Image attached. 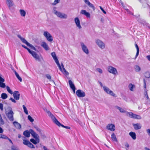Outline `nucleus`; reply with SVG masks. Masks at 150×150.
I'll use <instances>...</instances> for the list:
<instances>
[{
  "mask_svg": "<svg viewBox=\"0 0 150 150\" xmlns=\"http://www.w3.org/2000/svg\"><path fill=\"white\" fill-rule=\"evenodd\" d=\"M99 83L100 84V85L101 86H103V84L101 82H99Z\"/></svg>",
  "mask_w": 150,
  "mask_h": 150,
  "instance_id": "774afa93",
  "label": "nucleus"
},
{
  "mask_svg": "<svg viewBox=\"0 0 150 150\" xmlns=\"http://www.w3.org/2000/svg\"><path fill=\"white\" fill-rule=\"evenodd\" d=\"M0 109H1V110H3V104L1 103H0Z\"/></svg>",
  "mask_w": 150,
  "mask_h": 150,
  "instance_id": "09e8293b",
  "label": "nucleus"
},
{
  "mask_svg": "<svg viewBox=\"0 0 150 150\" xmlns=\"http://www.w3.org/2000/svg\"><path fill=\"white\" fill-rule=\"evenodd\" d=\"M23 143L24 144L28 146L29 147L31 148H35L34 146L27 140L23 139Z\"/></svg>",
  "mask_w": 150,
  "mask_h": 150,
  "instance_id": "1a4fd4ad",
  "label": "nucleus"
},
{
  "mask_svg": "<svg viewBox=\"0 0 150 150\" xmlns=\"http://www.w3.org/2000/svg\"><path fill=\"white\" fill-rule=\"evenodd\" d=\"M117 109L119 110L120 112H121L124 113L126 112L125 110L124 109H122V108H120V107H118Z\"/></svg>",
  "mask_w": 150,
  "mask_h": 150,
  "instance_id": "4c0bfd02",
  "label": "nucleus"
},
{
  "mask_svg": "<svg viewBox=\"0 0 150 150\" xmlns=\"http://www.w3.org/2000/svg\"><path fill=\"white\" fill-rule=\"evenodd\" d=\"M74 21L77 27L79 29L81 28V27L80 25V21L79 18L77 17H76L74 19Z\"/></svg>",
  "mask_w": 150,
  "mask_h": 150,
  "instance_id": "6ab92c4d",
  "label": "nucleus"
},
{
  "mask_svg": "<svg viewBox=\"0 0 150 150\" xmlns=\"http://www.w3.org/2000/svg\"><path fill=\"white\" fill-rule=\"evenodd\" d=\"M20 12L21 16H25V15L26 13L25 11L23 9H21L20 10Z\"/></svg>",
  "mask_w": 150,
  "mask_h": 150,
  "instance_id": "7c9ffc66",
  "label": "nucleus"
},
{
  "mask_svg": "<svg viewBox=\"0 0 150 150\" xmlns=\"http://www.w3.org/2000/svg\"><path fill=\"white\" fill-rule=\"evenodd\" d=\"M60 0H54L53 3H52V5L54 6L58 3Z\"/></svg>",
  "mask_w": 150,
  "mask_h": 150,
  "instance_id": "a19ab883",
  "label": "nucleus"
},
{
  "mask_svg": "<svg viewBox=\"0 0 150 150\" xmlns=\"http://www.w3.org/2000/svg\"><path fill=\"white\" fill-rule=\"evenodd\" d=\"M22 46L25 49H26L28 51V52H30V50L25 45H22Z\"/></svg>",
  "mask_w": 150,
  "mask_h": 150,
  "instance_id": "37998d69",
  "label": "nucleus"
},
{
  "mask_svg": "<svg viewBox=\"0 0 150 150\" xmlns=\"http://www.w3.org/2000/svg\"><path fill=\"white\" fill-rule=\"evenodd\" d=\"M145 95L146 96V97L147 98V99H148L149 98V97H148V94L147 93V91H146L145 93Z\"/></svg>",
  "mask_w": 150,
  "mask_h": 150,
  "instance_id": "8fccbe9b",
  "label": "nucleus"
},
{
  "mask_svg": "<svg viewBox=\"0 0 150 150\" xmlns=\"http://www.w3.org/2000/svg\"><path fill=\"white\" fill-rule=\"evenodd\" d=\"M31 134L32 136L35 139L38 138V135L33 130L30 129V131L26 130L23 133V135L27 137H29L30 136V134Z\"/></svg>",
  "mask_w": 150,
  "mask_h": 150,
  "instance_id": "7ed1b4c3",
  "label": "nucleus"
},
{
  "mask_svg": "<svg viewBox=\"0 0 150 150\" xmlns=\"http://www.w3.org/2000/svg\"><path fill=\"white\" fill-rule=\"evenodd\" d=\"M146 57L148 60L150 61V55L147 56Z\"/></svg>",
  "mask_w": 150,
  "mask_h": 150,
  "instance_id": "13d9d810",
  "label": "nucleus"
},
{
  "mask_svg": "<svg viewBox=\"0 0 150 150\" xmlns=\"http://www.w3.org/2000/svg\"><path fill=\"white\" fill-rule=\"evenodd\" d=\"M44 35L46 38L47 39L49 42H52L53 40L52 36L47 32L45 31L44 32Z\"/></svg>",
  "mask_w": 150,
  "mask_h": 150,
  "instance_id": "0eeeda50",
  "label": "nucleus"
},
{
  "mask_svg": "<svg viewBox=\"0 0 150 150\" xmlns=\"http://www.w3.org/2000/svg\"><path fill=\"white\" fill-rule=\"evenodd\" d=\"M28 119L31 122H33L34 121V120L32 117L30 115L28 116Z\"/></svg>",
  "mask_w": 150,
  "mask_h": 150,
  "instance_id": "79ce46f5",
  "label": "nucleus"
},
{
  "mask_svg": "<svg viewBox=\"0 0 150 150\" xmlns=\"http://www.w3.org/2000/svg\"><path fill=\"white\" fill-rule=\"evenodd\" d=\"M30 141L31 142L33 143L34 144H36L37 143L39 142H37L36 140L33 139H30Z\"/></svg>",
  "mask_w": 150,
  "mask_h": 150,
  "instance_id": "e433bc0d",
  "label": "nucleus"
},
{
  "mask_svg": "<svg viewBox=\"0 0 150 150\" xmlns=\"http://www.w3.org/2000/svg\"><path fill=\"white\" fill-rule=\"evenodd\" d=\"M111 138L113 141L117 142V139L116 135L114 133H113L111 135Z\"/></svg>",
  "mask_w": 150,
  "mask_h": 150,
  "instance_id": "bb28decb",
  "label": "nucleus"
},
{
  "mask_svg": "<svg viewBox=\"0 0 150 150\" xmlns=\"http://www.w3.org/2000/svg\"><path fill=\"white\" fill-rule=\"evenodd\" d=\"M7 97V96L6 93H3L1 94V98L3 99H5Z\"/></svg>",
  "mask_w": 150,
  "mask_h": 150,
  "instance_id": "72a5a7b5",
  "label": "nucleus"
},
{
  "mask_svg": "<svg viewBox=\"0 0 150 150\" xmlns=\"http://www.w3.org/2000/svg\"><path fill=\"white\" fill-rule=\"evenodd\" d=\"M135 45L136 48L137 49V50H139V47H138V45H137L136 43H135Z\"/></svg>",
  "mask_w": 150,
  "mask_h": 150,
  "instance_id": "5fc2aeb1",
  "label": "nucleus"
},
{
  "mask_svg": "<svg viewBox=\"0 0 150 150\" xmlns=\"http://www.w3.org/2000/svg\"><path fill=\"white\" fill-rule=\"evenodd\" d=\"M5 81L4 79L2 78L1 76H0V82H4Z\"/></svg>",
  "mask_w": 150,
  "mask_h": 150,
  "instance_id": "6e6d98bb",
  "label": "nucleus"
},
{
  "mask_svg": "<svg viewBox=\"0 0 150 150\" xmlns=\"http://www.w3.org/2000/svg\"><path fill=\"white\" fill-rule=\"evenodd\" d=\"M51 55L53 57V59L55 61L56 63L57 64L59 67V70L62 72H64L65 74L67 75H69V73L64 68L63 64L62 63L61 64V66L59 63L58 59L56 56V54L55 52H53L51 53Z\"/></svg>",
  "mask_w": 150,
  "mask_h": 150,
  "instance_id": "f257e3e1",
  "label": "nucleus"
},
{
  "mask_svg": "<svg viewBox=\"0 0 150 150\" xmlns=\"http://www.w3.org/2000/svg\"><path fill=\"white\" fill-rule=\"evenodd\" d=\"M10 100H11L12 102L14 103H16V102L15 99L12 98H11L10 99Z\"/></svg>",
  "mask_w": 150,
  "mask_h": 150,
  "instance_id": "603ef678",
  "label": "nucleus"
},
{
  "mask_svg": "<svg viewBox=\"0 0 150 150\" xmlns=\"http://www.w3.org/2000/svg\"><path fill=\"white\" fill-rule=\"evenodd\" d=\"M85 3L87 4L90 7L92 8L93 11L95 10V7L88 0H83Z\"/></svg>",
  "mask_w": 150,
  "mask_h": 150,
  "instance_id": "aec40b11",
  "label": "nucleus"
},
{
  "mask_svg": "<svg viewBox=\"0 0 150 150\" xmlns=\"http://www.w3.org/2000/svg\"><path fill=\"white\" fill-rule=\"evenodd\" d=\"M80 13L85 15L88 18H90L91 16L90 14L89 13L87 12L85 10H82L81 11Z\"/></svg>",
  "mask_w": 150,
  "mask_h": 150,
  "instance_id": "5701e85b",
  "label": "nucleus"
},
{
  "mask_svg": "<svg viewBox=\"0 0 150 150\" xmlns=\"http://www.w3.org/2000/svg\"><path fill=\"white\" fill-rule=\"evenodd\" d=\"M29 52L36 59L40 60V58L39 56L35 52L32 51L30 50V52Z\"/></svg>",
  "mask_w": 150,
  "mask_h": 150,
  "instance_id": "2eb2a0df",
  "label": "nucleus"
},
{
  "mask_svg": "<svg viewBox=\"0 0 150 150\" xmlns=\"http://www.w3.org/2000/svg\"><path fill=\"white\" fill-rule=\"evenodd\" d=\"M145 150H150V149H149L146 147H145Z\"/></svg>",
  "mask_w": 150,
  "mask_h": 150,
  "instance_id": "0e129e2a",
  "label": "nucleus"
},
{
  "mask_svg": "<svg viewBox=\"0 0 150 150\" xmlns=\"http://www.w3.org/2000/svg\"><path fill=\"white\" fill-rule=\"evenodd\" d=\"M125 147H127V148H129V144L127 143H126L125 145Z\"/></svg>",
  "mask_w": 150,
  "mask_h": 150,
  "instance_id": "052dcab7",
  "label": "nucleus"
},
{
  "mask_svg": "<svg viewBox=\"0 0 150 150\" xmlns=\"http://www.w3.org/2000/svg\"><path fill=\"white\" fill-rule=\"evenodd\" d=\"M147 132L148 135L150 136V129H148L146 130Z\"/></svg>",
  "mask_w": 150,
  "mask_h": 150,
  "instance_id": "4d7b16f0",
  "label": "nucleus"
},
{
  "mask_svg": "<svg viewBox=\"0 0 150 150\" xmlns=\"http://www.w3.org/2000/svg\"><path fill=\"white\" fill-rule=\"evenodd\" d=\"M43 148V149H44V150H48L47 149V148L45 146H44Z\"/></svg>",
  "mask_w": 150,
  "mask_h": 150,
  "instance_id": "680f3d73",
  "label": "nucleus"
},
{
  "mask_svg": "<svg viewBox=\"0 0 150 150\" xmlns=\"http://www.w3.org/2000/svg\"><path fill=\"white\" fill-rule=\"evenodd\" d=\"M100 10L102 11V12L105 14H106V12L103 9V8H102V7L101 6H100Z\"/></svg>",
  "mask_w": 150,
  "mask_h": 150,
  "instance_id": "a18cd8bd",
  "label": "nucleus"
},
{
  "mask_svg": "<svg viewBox=\"0 0 150 150\" xmlns=\"http://www.w3.org/2000/svg\"><path fill=\"white\" fill-rule=\"evenodd\" d=\"M20 94L18 91H15L13 92V96L15 99L16 100H18L20 98Z\"/></svg>",
  "mask_w": 150,
  "mask_h": 150,
  "instance_id": "f3484780",
  "label": "nucleus"
},
{
  "mask_svg": "<svg viewBox=\"0 0 150 150\" xmlns=\"http://www.w3.org/2000/svg\"><path fill=\"white\" fill-rule=\"evenodd\" d=\"M29 52L36 59L40 60V58L39 56L35 52L32 51L30 50V52Z\"/></svg>",
  "mask_w": 150,
  "mask_h": 150,
  "instance_id": "4468645a",
  "label": "nucleus"
},
{
  "mask_svg": "<svg viewBox=\"0 0 150 150\" xmlns=\"http://www.w3.org/2000/svg\"><path fill=\"white\" fill-rule=\"evenodd\" d=\"M18 37L20 39L23 43H25L27 46L30 47L32 49L35 50V48L33 45L28 42L24 38L21 37V35H18Z\"/></svg>",
  "mask_w": 150,
  "mask_h": 150,
  "instance_id": "20e7f679",
  "label": "nucleus"
},
{
  "mask_svg": "<svg viewBox=\"0 0 150 150\" xmlns=\"http://www.w3.org/2000/svg\"><path fill=\"white\" fill-rule=\"evenodd\" d=\"M144 88L145 89L146 88V83L144 84Z\"/></svg>",
  "mask_w": 150,
  "mask_h": 150,
  "instance_id": "e2e57ef3",
  "label": "nucleus"
},
{
  "mask_svg": "<svg viewBox=\"0 0 150 150\" xmlns=\"http://www.w3.org/2000/svg\"><path fill=\"white\" fill-rule=\"evenodd\" d=\"M57 16L61 18H66L67 16L66 14L56 11L55 13Z\"/></svg>",
  "mask_w": 150,
  "mask_h": 150,
  "instance_id": "9b49d317",
  "label": "nucleus"
},
{
  "mask_svg": "<svg viewBox=\"0 0 150 150\" xmlns=\"http://www.w3.org/2000/svg\"><path fill=\"white\" fill-rule=\"evenodd\" d=\"M13 124L15 127L18 129H20L21 128V125L20 124L16 122H14Z\"/></svg>",
  "mask_w": 150,
  "mask_h": 150,
  "instance_id": "393cba45",
  "label": "nucleus"
},
{
  "mask_svg": "<svg viewBox=\"0 0 150 150\" xmlns=\"http://www.w3.org/2000/svg\"><path fill=\"white\" fill-rule=\"evenodd\" d=\"M18 137L19 138H20L21 137V134H18Z\"/></svg>",
  "mask_w": 150,
  "mask_h": 150,
  "instance_id": "69168bd1",
  "label": "nucleus"
},
{
  "mask_svg": "<svg viewBox=\"0 0 150 150\" xmlns=\"http://www.w3.org/2000/svg\"><path fill=\"white\" fill-rule=\"evenodd\" d=\"M133 125L134 129L135 130L139 129L142 127V125L139 123L133 124Z\"/></svg>",
  "mask_w": 150,
  "mask_h": 150,
  "instance_id": "4be33fe9",
  "label": "nucleus"
},
{
  "mask_svg": "<svg viewBox=\"0 0 150 150\" xmlns=\"http://www.w3.org/2000/svg\"><path fill=\"white\" fill-rule=\"evenodd\" d=\"M76 94L79 97H83L85 96V93L80 89L78 90L76 92Z\"/></svg>",
  "mask_w": 150,
  "mask_h": 150,
  "instance_id": "9d476101",
  "label": "nucleus"
},
{
  "mask_svg": "<svg viewBox=\"0 0 150 150\" xmlns=\"http://www.w3.org/2000/svg\"><path fill=\"white\" fill-rule=\"evenodd\" d=\"M47 112L49 116L51 118L53 122L57 126L59 127L61 126L66 129H70V127L67 126H65L61 124L58 121L55 116L49 111H47Z\"/></svg>",
  "mask_w": 150,
  "mask_h": 150,
  "instance_id": "f03ea898",
  "label": "nucleus"
},
{
  "mask_svg": "<svg viewBox=\"0 0 150 150\" xmlns=\"http://www.w3.org/2000/svg\"><path fill=\"white\" fill-rule=\"evenodd\" d=\"M6 1H7V4L9 7H11L13 6V4L11 0H6Z\"/></svg>",
  "mask_w": 150,
  "mask_h": 150,
  "instance_id": "c85d7f7f",
  "label": "nucleus"
},
{
  "mask_svg": "<svg viewBox=\"0 0 150 150\" xmlns=\"http://www.w3.org/2000/svg\"><path fill=\"white\" fill-rule=\"evenodd\" d=\"M23 108L24 111L26 115H28V110L25 105H23Z\"/></svg>",
  "mask_w": 150,
  "mask_h": 150,
  "instance_id": "f704fd0d",
  "label": "nucleus"
},
{
  "mask_svg": "<svg viewBox=\"0 0 150 150\" xmlns=\"http://www.w3.org/2000/svg\"><path fill=\"white\" fill-rule=\"evenodd\" d=\"M106 128L112 131H114L115 129V125L111 124H108L106 126Z\"/></svg>",
  "mask_w": 150,
  "mask_h": 150,
  "instance_id": "dca6fc26",
  "label": "nucleus"
},
{
  "mask_svg": "<svg viewBox=\"0 0 150 150\" xmlns=\"http://www.w3.org/2000/svg\"><path fill=\"white\" fill-rule=\"evenodd\" d=\"M41 46L46 50H49L48 46L45 42H42Z\"/></svg>",
  "mask_w": 150,
  "mask_h": 150,
  "instance_id": "b1692460",
  "label": "nucleus"
},
{
  "mask_svg": "<svg viewBox=\"0 0 150 150\" xmlns=\"http://www.w3.org/2000/svg\"><path fill=\"white\" fill-rule=\"evenodd\" d=\"M126 115L133 119H140L141 118V117L140 115L134 114L132 112H127Z\"/></svg>",
  "mask_w": 150,
  "mask_h": 150,
  "instance_id": "39448f33",
  "label": "nucleus"
},
{
  "mask_svg": "<svg viewBox=\"0 0 150 150\" xmlns=\"http://www.w3.org/2000/svg\"><path fill=\"white\" fill-rule=\"evenodd\" d=\"M139 53V50H137V53L135 55V58H136L137 56H138Z\"/></svg>",
  "mask_w": 150,
  "mask_h": 150,
  "instance_id": "3c124183",
  "label": "nucleus"
},
{
  "mask_svg": "<svg viewBox=\"0 0 150 150\" xmlns=\"http://www.w3.org/2000/svg\"><path fill=\"white\" fill-rule=\"evenodd\" d=\"M81 45L83 51L86 54H88V50L86 46L83 43H82L81 44Z\"/></svg>",
  "mask_w": 150,
  "mask_h": 150,
  "instance_id": "a211bd4d",
  "label": "nucleus"
},
{
  "mask_svg": "<svg viewBox=\"0 0 150 150\" xmlns=\"http://www.w3.org/2000/svg\"><path fill=\"white\" fill-rule=\"evenodd\" d=\"M35 128L36 129V130L38 131V132H40V133L41 132V130L38 127H35Z\"/></svg>",
  "mask_w": 150,
  "mask_h": 150,
  "instance_id": "49530a36",
  "label": "nucleus"
},
{
  "mask_svg": "<svg viewBox=\"0 0 150 150\" xmlns=\"http://www.w3.org/2000/svg\"><path fill=\"white\" fill-rule=\"evenodd\" d=\"M143 82H144V84H145V83H146V81H145V80L144 79H143Z\"/></svg>",
  "mask_w": 150,
  "mask_h": 150,
  "instance_id": "338daca9",
  "label": "nucleus"
},
{
  "mask_svg": "<svg viewBox=\"0 0 150 150\" xmlns=\"http://www.w3.org/2000/svg\"><path fill=\"white\" fill-rule=\"evenodd\" d=\"M11 150H19V149L16 147L12 146H11Z\"/></svg>",
  "mask_w": 150,
  "mask_h": 150,
  "instance_id": "c03bdc74",
  "label": "nucleus"
},
{
  "mask_svg": "<svg viewBox=\"0 0 150 150\" xmlns=\"http://www.w3.org/2000/svg\"><path fill=\"white\" fill-rule=\"evenodd\" d=\"M15 74L17 77V78L19 80L20 82H21L22 81V79L21 78L20 76L18 74V73L15 71Z\"/></svg>",
  "mask_w": 150,
  "mask_h": 150,
  "instance_id": "473e14b6",
  "label": "nucleus"
},
{
  "mask_svg": "<svg viewBox=\"0 0 150 150\" xmlns=\"http://www.w3.org/2000/svg\"><path fill=\"white\" fill-rule=\"evenodd\" d=\"M129 134L133 139L135 140L136 139V134L135 132H131L129 133Z\"/></svg>",
  "mask_w": 150,
  "mask_h": 150,
  "instance_id": "a878e982",
  "label": "nucleus"
},
{
  "mask_svg": "<svg viewBox=\"0 0 150 150\" xmlns=\"http://www.w3.org/2000/svg\"><path fill=\"white\" fill-rule=\"evenodd\" d=\"M103 88L104 91L107 94H109L113 97H116V94L114 93L113 91L110 90L108 87L104 86L103 87Z\"/></svg>",
  "mask_w": 150,
  "mask_h": 150,
  "instance_id": "423d86ee",
  "label": "nucleus"
},
{
  "mask_svg": "<svg viewBox=\"0 0 150 150\" xmlns=\"http://www.w3.org/2000/svg\"><path fill=\"white\" fill-rule=\"evenodd\" d=\"M108 71L110 73L113 74H116L117 73L116 69L111 66L109 67Z\"/></svg>",
  "mask_w": 150,
  "mask_h": 150,
  "instance_id": "f8f14e48",
  "label": "nucleus"
},
{
  "mask_svg": "<svg viewBox=\"0 0 150 150\" xmlns=\"http://www.w3.org/2000/svg\"><path fill=\"white\" fill-rule=\"evenodd\" d=\"M96 42L98 46L101 49H104L105 47L104 43L102 41L98 39L96 40Z\"/></svg>",
  "mask_w": 150,
  "mask_h": 150,
  "instance_id": "ddd939ff",
  "label": "nucleus"
},
{
  "mask_svg": "<svg viewBox=\"0 0 150 150\" xmlns=\"http://www.w3.org/2000/svg\"><path fill=\"white\" fill-rule=\"evenodd\" d=\"M134 69L137 72H139L141 70V68L140 67L137 65H136L135 66Z\"/></svg>",
  "mask_w": 150,
  "mask_h": 150,
  "instance_id": "2f4dec72",
  "label": "nucleus"
},
{
  "mask_svg": "<svg viewBox=\"0 0 150 150\" xmlns=\"http://www.w3.org/2000/svg\"><path fill=\"white\" fill-rule=\"evenodd\" d=\"M0 138L5 139H8L10 142H12L11 140L5 135L0 134Z\"/></svg>",
  "mask_w": 150,
  "mask_h": 150,
  "instance_id": "cd10ccee",
  "label": "nucleus"
},
{
  "mask_svg": "<svg viewBox=\"0 0 150 150\" xmlns=\"http://www.w3.org/2000/svg\"><path fill=\"white\" fill-rule=\"evenodd\" d=\"M46 77L49 80H51V77L50 75L48 74H47L46 75Z\"/></svg>",
  "mask_w": 150,
  "mask_h": 150,
  "instance_id": "de8ad7c7",
  "label": "nucleus"
},
{
  "mask_svg": "<svg viewBox=\"0 0 150 150\" xmlns=\"http://www.w3.org/2000/svg\"><path fill=\"white\" fill-rule=\"evenodd\" d=\"M145 76L146 78H149L150 77V72L147 71L145 73Z\"/></svg>",
  "mask_w": 150,
  "mask_h": 150,
  "instance_id": "c9c22d12",
  "label": "nucleus"
},
{
  "mask_svg": "<svg viewBox=\"0 0 150 150\" xmlns=\"http://www.w3.org/2000/svg\"><path fill=\"white\" fill-rule=\"evenodd\" d=\"M3 132V130L0 127V133H2Z\"/></svg>",
  "mask_w": 150,
  "mask_h": 150,
  "instance_id": "bf43d9fd",
  "label": "nucleus"
},
{
  "mask_svg": "<svg viewBox=\"0 0 150 150\" xmlns=\"http://www.w3.org/2000/svg\"><path fill=\"white\" fill-rule=\"evenodd\" d=\"M69 85L70 87L73 90L74 93H75L76 88L74 84L73 83L72 81L71 80H69Z\"/></svg>",
  "mask_w": 150,
  "mask_h": 150,
  "instance_id": "412c9836",
  "label": "nucleus"
},
{
  "mask_svg": "<svg viewBox=\"0 0 150 150\" xmlns=\"http://www.w3.org/2000/svg\"><path fill=\"white\" fill-rule=\"evenodd\" d=\"M0 87L1 88H4L6 87V85L3 82H0Z\"/></svg>",
  "mask_w": 150,
  "mask_h": 150,
  "instance_id": "ea45409f",
  "label": "nucleus"
},
{
  "mask_svg": "<svg viewBox=\"0 0 150 150\" xmlns=\"http://www.w3.org/2000/svg\"><path fill=\"white\" fill-rule=\"evenodd\" d=\"M128 87L130 91H133V88H135V86L132 83H130L129 84L128 86Z\"/></svg>",
  "mask_w": 150,
  "mask_h": 150,
  "instance_id": "c756f323",
  "label": "nucleus"
},
{
  "mask_svg": "<svg viewBox=\"0 0 150 150\" xmlns=\"http://www.w3.org/2000/svg\"><path fill=\"white\" fill-rule=\"evenodd\" d=\"M13 112L12 111V109L9 110V111L7 114V116L8 119L11 121H13Z\"/></svg>",
  "mask_w": 150,
  "mask_h": 150,
  "instance_id": "6e6552de",
  "label": "nucleus"
},
{
  "mask_svg": "<svg viewBox=\"0 0 150 150\" xmlns=\"http://www.w3.org/2000/svg\"><path fill=\"white\" fill-rule=\"evenodd\" d=\"M97 70H98V72H99L100 73H102V72H103L102 70L101 69H100V68H98L97 69Z\"/></svg>",
  "mask_w": 150,
  "mask_h": 150,
  "instance_id": "864d4df0",
  "label": "nucleus"
},
{
  "mask_svg": "<svg viewBox=\"0 0 150 150\" xmlns=\"http://www.w3.org/2000/svg\"><path fill=\"white\" fill-rule=\"evenodd\" d=\"M6 89L7 91L9 93H10L11 94H13L12 91L10 89V88L8 86H6Z\"/></svg>",
  "mask_w": 150,
  "mask_h": 150,
  "instance_id": "58836bf2",
  "label": "nucleus"
}]
</instances>
